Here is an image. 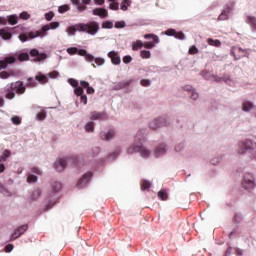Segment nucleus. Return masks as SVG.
<instances>
[{"mask_svg":"<svg viewBox=\"0 0 256 256\" xmlns=\"http://www.w3.org/2000/svg\"><path fill=\"white\" fill-rule=\"evenodd\" d=\"M27 91L23 81L11 82L4 87V97L5 99H15V95H23Z\"/></svg>","mask_w":256,"mask_h":256,"instance_id":"f257e3e1","label":"nucleus"},{"mask_svg":"<svg viewBox=\"0 0 256 256\" xmlns=\"http://www.w3.org/2000/svg\"><path fill=\"white\" fill-rule=\"evenodd\" d=\"M30 56L28 53H19L16 52L13 56H8L4 58V60H0V71L1 69H7L9 65H13L16 61H20L23 63V61H29Z\"/></svg>","mask_w":256,"mask_h":256,"instance_id":"f03ea898","label":"nucleus"},{"mask_svg":"<svg viewBox=\"0 0 256 256\" xmlns=\"http://www.w3.org/2000/svg\"><path fill=\"white\" fill-rule=\"evenodd\" d=\"M79 29L82 33H88V35H97L99 32V23L92 21L88 24L80 23Z\"/></svg>","mask_w":256,"mask_h":256,"instance_id":"7ed1b4c3","label":"nucleus"},{"mask_svg":"<svg viewBox=\"0 0 256 256\" xmlns=\"http://www.w3.org/2000/svg\"><path fill=\"white\" fill-rule=\"evenodd\" d=\"M59 27V22H52L42 27V31L29 32L28 37L30 39H35V37H45V33L49 31V29H57Z\"/></svg>","mask_w":256,"mask_h":256,"instance_id":"20e7f679","label":"nucleus"},{"mask_svg":"<svg viewBox=\"0 0 256 256\" xmlns=\"http://www.w3.org/2000/svg\"><path fill=\"white\" fill-rule=\"evenodd\" d=\"M126 152L128 155H133V153H140L142 157H149L151 155V151L147 150L143 145L141 144H136L130 146Z\"/></svg>","mask_w":256,"mask_h":256,"instance_id":"39448f33","label":"nucleus"},{"mask_svg":"<svg viewBox=\"0 0 256 256\" xmlns=\"http://www.w3.org/2000/svg\"><path fill=\"white\" fill-rule=\"evenodd\" d=\"M255 147V144H253V141L251 140H246V141H243V142H240L238 144V154L239 155H243V153H245V151H249L251 149H254Z\"/></svg>","mask_w":256,"mask_h":256,"instance_id":"423d86ee","label":"nucleus"},{"mask_svg":"<svg viewBox=\"0 0 256 256\" xmlns=\"http://www.w3.org/2000/svg\"><path fill=\"white\" fill-rule=\"evenodd\" d=\"M231 55L234 56L235 61H239V59H243V57H248L249 53L241 47H232Z\"/></svg>","mask_w":256,"mask_h":256,"instance_id":"0eeeda50","label":"nucleus"},{"mask_svg":"<svg viewBox=\"0 0 256 256\" xmlns=\"http://www.w3.org/2000/svg\"><path fill=\"white\" fill-rule=\"evenodd\" d=\"M29 229V226L27 224H23L20 227L14 229L13 233L10 235V241H15L16 239H19L21 235L25 234V231Z\"/></svg>","mask_w":256,"mask_h":256,"instance_id":"6e6552de","label":"nucleus"},{"mask_svg":"<svg viewBox=\"0 0 256 256\" xmlns=\"http://www.w3.org/2000/svg\"><path fill=\"white\" fill-rule=\"evenodd\" d=\"M255 185V178L251 174H246L244 176V181L242 182V186L245 189H253Z\"/></svg>","mask_w":256,"mask_h":256,"instance_id":"1a4fd4ad","label":"nucleus"},{"mask_svg":"<svg viewBox=\"0 0 256 256\" xmlns=\"http://www.w3.org/2000/svg\"><path fill=\"white\" fill-rule=\"evenodd\" d=\"M68 161H71V159H68V160H65L63 158L58 159L54 163V168L56 169V171L61 173V171H65V167H67V162Z\"/></svg>","mask_w":256,"mask_h":256,"instance_id":"9d476101","label":"nucleus"},{"mask_svg":"<svg viewBox=\"0 0 256 256\" xmlns=\"http://www.w3.org/2000/svg\"><path fill=\"white\" fill-rule=\"evenodd\" d=\"M30 56L36 57L35 61H45L47 59V54L40 53L37 49L30 50Z\"/></svg>","mask_w":256,"mask_h":256,"instance_id":"9b49d317","label":"nucleus"},{"mask_svg":"<svg viewBox=\"0 0 256 256\" xmlns=\"http://www.w3.org/2000/svg\"><path fill=\"white\" fill-rule=\"evenodd\" d=\"M167 123L165 122L164 118L155 119L153 122L150 123V129L154 131L159 129V127H165Z\"/></svg>","mask_w":256,"mask_h":256,"instance_id":"f8f14e48","label":"nucleus"},{"mask_svg":"<svg viewBox=\"0 0 256 256\" xmlns=\"http://www.w3.org/2000/svg\"><path fill=\"white\" fill-rule=\"evenodd\" d=\"M93 177V173L91 172H87L86 174H84L82 176V178H80L78 180V187H84V185H87V183H89V179H91Z\"/></svg>","mask_w":256,"mask_h":256,"instance_id":"ddd939ff","label":"nucleus"},{"mask_svg":"<svg viewBox=\"0 0 256 256\" xmlns=\"http://www.w3.org/2000/svg\"><path fill=\"white\" fill-rule=\"evenodd\" d=\"M108 57L111 59L113 65H121V57H119V53L115 51H110L108 53Z\"/></svg>","mask_w":256,"mask_h":256,"instance_id":"4468645a","label":"nucleus"},{"mask_svg":"<svg viewBox=\"0 0 256 256\" xmlns=\"http://www.w3.org/2000/svg\"><path fill=\"white\" fill-rule=\"evenodd\" d=\"M93 15H97L98 17H101V19H107L109 17V12H107L104 8H95L92 11Z\"/></svg>","mask_w":256,"mask_h":256,"instance_id":"2eb2a0df","label":"nucleus"},{"mask_svg":"<svg viewBox=\"0 0 256 256\" xmlns=\"http://www.w3.org/2000/svg\"><path fill=\"white\" fill-rule=\"evenodd\" d=\"M36 81H38V83H40V85H46V83H49V78L47 77V75L38 72V74L35 76Z\"/></svg>","mask_w":256,"mask_h":256,"instance_id":"dca6fc26","label":"nucleus"},{"mask_svg":"<svg viewBox=\"0 0 256 256\" xmlns=\"http://www.w3.org/2000/svg\"><path fill=\"white\" fill-rule=\"evenodd\" d=\"M100 137L103 141H111L115 137V130H109L106 134L101 133Z\"/></svg>","mask_w":256,"mask_h":256,"instance_id":"f3484780","label":"nucleus"},{"mask_svg":"<svg viewBox=\"0 0 256 256\" xmlns=\"http://www.w3.org/2000/svg\"><path fill=\"white\" fill-rule=\"evenodd\" d=\"M229 13H231V8H225L218 17V21H227L229 19Z\"/></svg>","mask_w":256,"mask_h":256,"instance_id":"a211bd4d","label":"nucleus"},{"mask_svg":"<svg viewBox=\"0 0 256 256\" xmlns=\"http://www.w3.org/2000/svg\"><path fill=\"white\" fill-rule=\"evenodd\" d=\"M79 27H81V24H76V25L70 26L67 28V33L69 35H75V33H77V31L81 32V29Z\"/></svg>","mask_w":256,"mask_h":256,"instance_id":"6ab92c4d","label":"nucleus"},{"mask_svg":"<svg viewBox=\"0 0 256 256\" xmlns=\"http://www.w3.org/2000/svg\"><path fill=\"white\" fill-rule=\"evenodd\" d=\"M185 89L186 91L190 92L191 99H193L194 101H197V99H199V94L195 90L191 89V86H185Z\"/></svg>","mask_w":256,"mask_h":256,"instance_id":"aec40b11","label":"nucleus"},{"mask_svg":"<svg viewBox=\"0 0 256 256\" xmlns=\"http://www.w3.org/2000/svg\"><path fill=\"white\" fill-rule=\"evenodd\" d=\"M161 155H165V144H160L155 150L156 157H161Z\"/></svg>","mask_w":256,"mask_h":256,"instance_id":"412c9836","label":"nucleus"},{"mask_svg":"<svg viewBox=\"0 0 256 256\" xmlns=\"http://www.w3.org/2000/svg\"><path fill=\"white\" fill-rule=\"evenodd\" d=\"M254 105L252 104L251 101H245L242 104V110L245 112H249L251 111V109H253Z\"/></svg>","mask_w":256,"mask_h":256,"instance_id":"4be33fe9","label":"nucleus"},{"mask_svg":"<svg viewBox=\"0 0 256 256\" xmlns=\"http://www.w3.org/2000/svg\"><path fill=\"white\" fill-rule=\"evenodd\" d=\"M0 37H2V39L9 40V39H11V37H13V35L11 34V32H9L5 29H1Z\"/></svg>","mask_w":256,"mask_h":256,"instance_id":"5701e85b","label":"nucleus"},{"mask_svg":"<svg viewBox=\"0 0 256 256\" xmlns=\"http://www.w3.org/2000/svg\"><path fill=\"white\" fill-rule=\"evenodd\" d=\"M158 197L161 201H167L169 199V195L167 194V190L162 189L158 192Z\"/></svg>","mask_w":256,"mask_h":256,"instance_id":"b1692460","label":"nucleus"},{"mask_svg":"<svg viewBox=\"0 0 256 256\" xmlns=\"http://www.w3.org/2000/svg\"><path fill=\"white\" fill-rule=\"evenodd\" d=\"M63 189V185L61 182H53L52 183V191L53 193H59V191Z\"/></svg>","mask_w":256,"mask_h":256,"instance_id":"393cba45","label":"nucleus"},{"mask_svg":"<svg viewBox=\"0 0 256 256\" xmlns=\"http://www.w3.org/2000/svg\"><path fill=\"white\" fill-rule=\"evenodd\" d=\"M247 23L252 27V29H255L256 31V17L255 16H247Z\"/></svg>","mask_w":256,"mask_h":256,"instance_id":"a878e982","label":"nucleus"},{"mask_svg":"<svg viewBox=\"0 0 256 256\" xmlns=\"http://www.w3.org/2000/svg\"><path fill=\"white\" fill-rule=\"evenodd\" d=\"M131 7V0H123L120 4V9L122 11H127Z\"/></svg>","mask_w":256,"mask_h":256,"instance_id":"bb28decb","label":"nucleus"},{"mask_svg":"<svg viewBox=\"0 0 256 256\" xmlns=\"http://www.w3.org/2000/svg\"><path fill=\"white\" fill-rule=\"evenodd\" d=\"M38 197H41V190L39 188H36L30 196V199H32V201H37Z\"/></svg>","mask_w":256,"mask_h":256,"instance_id":"cd10ccee","label":"nucleus"},{"mask_svg":"<svg viewBox=\"0 0 256 256\" xmlns=\"http://www.w3.org/2000/svg\"><path fill=\"white\" fill-rule=\"evenodd\" d=\"M104 115H105L104 113L92 112L90 119L92 121H97V119H103Z\"/></svg>","mask_w":256,"mask_h":256,"instance_id":"c85d7f7f","label":"nucleus"},{"mask_svg":"<svg viewBox=\"0 0 256 256\" xmlns=\"http://www.w3.org/2000/svg\"><path fill=\"white\" fill-rule=\"evenodd\" d=\"M141 47H143V42L141 40L132 43V51H139Z\"/></svg>","mask_w":256,"mask_h":256,"instance_id":"c756f323","label":"nucleus"},{"mask_svg":"<svg viewBox=\"0 0 256 256\" xmlns=\"http://www.w3.org/2000/svg\"><path fill=\"white\" fill-rule=\"evenodd\" d=\"M27 81L28 82L26 83L25 87H28L30 89H33V88L37 87V82L35 80H33L32 77H29L27 79Z\"/></svg>","mask_w":256,"mask_h":256,"instance_id":"7c9ffc66","label":"nucleus"},{"mask_svg":"<svg viewBox=\"0 0 256 256\" xmlns=\"http://www.w3.org/2000/svg\"><path fill=\"white\" fill-rule=\"evenodd\" d=\"M18 21H19V17H17V15L8 16L9 25H17Z\"/></svg>","mask_w":256,"mask_h":256,"instance_id":"2f4dec72","label":"nucleus"},{"mask_svg":"<svg viewBox=\"0 0 256 256\" xmlns=\"http://www.w3.org/2000/svg\"><path fill=\"white\" fill-rule=\"evenodd\" d=\"M153 184L147 180H142L140 183V187L143 191L149 189Z\"/></svg>","mask_w":256,"mask_h":256,"instance_id":"473e14b6","label":"nucleus"},{"mask_svg":"<svg viewBox=\"0 0 256 256\" xmlns=\"http://www.w3.org/2000/svg\"><path fill=\"white\" fill-rule=\"evenodd\" d=\"M85 131H87V133H93V131H95V123L93 122H88L85 125Z\"/></svg>","mask_w":256,"mask_h":256,"instance_id":"72a5a7b5","label":"nucleus"},{"mask_svg":"<svg viewBox=\"0 0 256 256\" xmlns=\"http://www.w3.org/2000/svg\"><path fill=\"white\" fill-rule=\"evenodd\" d=\"M11 157V151L9 150H5L2 154V156H0V163H3L5 161H7V158Z\"/></svg>","mask_w":256,"mask_h":256,"instance_id":"f704fd0d","label":"nucleus"},{"mask_svg":"<svg viewBox=\"0 0 256 256\" xmlns=\"http://www.w3.org/2000/svg\"><path fill=\"white\" fill-rule=\"evenodd\" d=\"M208 45H211L212 47H221V41L217 39L213 40L212 38H209Z\"/></svg>","mask_w":256,"mask_h":256,"instance_id":"c9c22d12","label":"nucleus"},{"mask_svg":"<svg viewBox=\"0 0 256 256\" xmlns=\"http://www.w3.org/2000/svg\"><path fill=\"white\" fill-rule=\"evenodd\" d=\"M144 39H153L154 43H160L159 36L155 34H146L144 35Z\"/></svg>","mask_w":256,"mask_h":256,"instance_id":"e433bc0d","label":"nucleus"},{"mask_svg":"<svg viewBox=\"0 0 256 256\" xmlns=\"http://www.w3.org/2000/svg\"><path fill=\"white\" fill-rule=\"evenodd\" d=\"M140 57L142 59H151V52L149 50H141Z\"/></svg>","mask_w":256,"mask_h":256,"instance_id":"4c0bfd02","label":"nucleus"},{"mask_svg":"<svg viewBox=\"0 0 256 256\" xmlns=\"http://www.w3.org/2000/svg\"><path fill=\"white\" fill-rule=\"evenodd\" d=\"M13 75V72L2 71L0 72V79H9V77H13Z\"/></svg>","mask_w":256,"mask_h":256,"instance_id":"58836bf2","label":"nucleus"},{"mask_svg":"<svg viewBox=\"0 0 256 256\" xmlns=\"http://www.w3.org/2000/svg\"><path fill=\"white\" fill-rule=\"evenodd\" d=\"M158 43H155V41L153 40L152 42H144L143 43V47L145 49H153L155 47V45H157Z\"/></svg>","mask_w":256,"mask_h":256,"instance_id":"ea45409f","label":"nucleus"},{"mask_svg":"<svg viewBox=\"0 0 256 256\" xmlns=\"http://www.w3.org/2000/svg\"><path fill=\"white\" fill-rule=\"evenodd\" d=\"M46 117H47V112H45V111H41V112H39V113L36 115V119H37L38 121H43V120H45Z\"/></svg>","mask_w":256,"mask_h":256,"instance_id":"a19ab883","label":"nucleus"},{"mask_svg":"<svg viewBox=\"0 0 256 256\" xmlns=\"http://www.w3.org/2000/svg\"><path fill=\"white\" fill-rule=\"evenodd\" d=\"M74 93L75 95H77V97H80L81 95H83L84 90L81 86H77L75 89H74Z\"/></svg>","mask_w":256,"mask_h":256,"instance_id":"79ce46f5","label":"nucleus"},{"mask_svg":"<svg viewBox=\"0 0 256 256\" xmlns=\"http://www.w3.org/2000/svg\"><path fill=\"white\" fill-rule=\"evenodd\" d=\"M103 29H113V22L111 21H105L102 23Z\"/></svg>","mask_w":256,"mask_h":256,"instance_id":"37998d69","label":"nucleus"},{"mask_svg":"<svg viewBox=\"0 0 256 256\" xmlns=\"http://www.w3.org/2000/svg\"><path fill=\"white\" fill-rule=\"evenodd\" d=\"M11 121H12L13 125H21V117H19V116H13L11 118Z\"/></svg>","mask_w":256,"mask_h":256,"instance_id":"c03bdc74","label":"nucleus"},{"mask_svg":"<svg viewBox=\"0 0 256 256\" xmlns=\"http://www.w3.org/2000/svg\"><path fill=\"white\" fill-rule=\"evenodd\" d=\"M68 83L74 88L79 87V82L76 79L70 78L68 79Z\"/></svg>","mask_w":256,"mask_h":256,"instance_id":"a18cd8bd","label":"nucleus"},{"mask_svg":"<svg viewBox=\"0 0 256 256\" xmlns=\"http://www.w3.org/2000/svg\"><path fill=\"white\" fill-rule=\"evenodd\" d=\"M109 9H111L112 11H119V3L117 2L110 3Z\"/></svg>","mask_w":256,"mask_h":256,"instance_id":"49530a36","label":"nucleus"},{"mask_svg":"<svg viewBox=\"0 0 256 256\" xmlns=\"http://www.w3.org/2000/svg\"><path fill=\"white\" fill-rule=\"evenodd\" d=\"M37 180H38L37 176H35V175H33V174H30V175L28 176V178H27V181H28L29 183H37Z\"/></svg>","mask_w":256,"mask_h":256,"instance_id":"de8ad7c7","label":"nucleus"},{"mask_svg":"<svg viewBox=\"0 0 256 256\" xmlns=\"http://www.w3.org/2000/svg\"><path fill=\"white\" fill-rule=\"evenodd\" d=\"M59 13H67L69 11V5H62L58 8Z\"/></svg>","mask_w":256,"mask_h":256,"instance_id":"09e8293b","label":"nucleus"},{"mask_svg":"<svg viewBox=\"0 0 256 256\" xmlns=\"http://www.w3.org/2000/svg\"><path fill=\"white\" fill-rule=\"evenodd\" d=\"M94 61L96 65H98V67H101V65H105V59L103 58H95Z\"/></svg>","mask_w":256,"mask_h":256,"instance_id":"8fccbe9b","label":"nucleus"},{"mask_svg":"<svg viewBox=\"0 0 256 256\" xmlns=\"http://www.w3.org/2000/svg\"><path fill=\"white\" fill-rule=\"evenodd\" d=\"M84 57H85V59H86L89 63L95 61V56H94V55H91V54H89V53H87V52H86V55H85Z\"/></svg>","mask_w":256,"mask_h":256,"instance_id":"3c124183","label":"nucleus"},{"mask_svg":"<svg viewBox=\"0 0 256 256\" xmlns=\"http://www.w3.org/2000/svg\"><path fill=\"white\" fill-rule=\"evenodd\" d=\"M197 53H199V49L196 48V46H192V47L189 49V54H190V55H197Z\"/></svg>","mask_w":256,"mask_h":256,"instance_id":"603ef678","label":"nucleus"},{"mask_svg":"<svg viewBox=\"0 0 256 256\" xmlns=\"http://www.w3.org/2000/svg\"><path fill=\"white\" fill-rule=\"evenodd\" d=\"M177 33V31L175 29H168L166 32H165V35H168L169 37H175V34Z\"/></svg>","mask_w":256,"mask_h":256,"instance_id":"864d4df0","label":"nucleus"},{"mask_svg":"<svg viewBox=\"0 0 256 256\" xmlns=\"http://www.w3.org/2000/svg\"><path fill=\"white\" fill-rule=\"evenodd\" d=\"M77 51H78L77 47H71L67 49V53H69V55H75Z\"/></svg>","mask_w":256,"mask_h":256,"instance_id":"5fc2aeb1","label":"nucleus"},{"mask_svg":"<svg viewBox=\"0 0 256 256\" xmlns=\"http://www.w3.org/2000/svg\"><path fill=\"white\" fill-rule=\"evenodd\" d=\"M131 61H133V57L129 55L123 57V63H125L126 65L131 63Z\"/></svg>","mask_w":256,"mask_h":256,"instance_id":"6e6d98bb","label":"nucleus"},{"mask_svg":"<svg viewBox=\"0 0 256 256\" xmlns=\"http://www.w3.org/2000/svg\"><path fill=\"white\" fill-rule=\"evenodd\" d=\"M174 37L176 39L184 40L185 39V34H183V32H176Z\"/></svg>","mask_w":256,"mask_h":256,"instance_id":"4d7b16f0","label":"nucleus"},{"mask_svg":"<svg viewBox=\"0 0 256 256\" xmlns=\"http://www.w3.org/2000/svg\"><path fill=\"white\" fill-rule=\"evenodd\" d=\"M116 29H123L125 27V21H118L115 23Z\"/></svg>","mask_w":256,"mask_h":256,"instance_id":"13d9d810","label":"nucleus"},{"mask_svg":"<svg viewBox=\"0 0 256 256\" xmlns=\"http://www.w3.org/2000/svg\"><path fill=\"white\" fill-rule=\"evenodd\" d=\"M53 17H55V13H53V12H48L45 14L46 21H51V19H53Z\"/></svg>","mask_w":256,"mask_h":256,"instance_id":"bf43d9fd","label":"nucleus"},{"mask_svg":"<svg viewBox=\"0 0 256 256\" xmlns=\"http://www.w3.org/2000/svg\"><path fill=\"white\" fill-rule=\"evenodd\" d=\"M48 76H49L51 79H57V77H59V72H57V71H52V72L48 73Z\"/></svg>","mask_w":256,"mask_h":256,"instance_id":"052dcab7","label":"nucleus"},{"mask_svg":"<svg viewBox=\"0 0 256 256\" xmlns=\"http://www.w3.org/2000/svg\"><path fill=\"white\" fill-rule=\"evenodd\" d=\"M140 83H141L142 87H149V85H151V81L147 80V79L141 80Z\"/></svg>","mask_w":256,"mask_h":256,"instance_id":"680f3d73","label":"nucleus"},{"mask_svg":"<svg viewBox=\"0 0 256 256\" xmlns=\"http://www.w3.org/2000/svg\"><path fill=\"white\" fill-rule=\"evenodd\" d=\"M19 39L20 41H22V43H25V41H29V36H27L26 34H20Z\"/></svg>","mask_w":256,"mask_h":256,"instance_id":"e2e57ef3","label":"nucleus"},{"mask_svg":"<svg viewBox=\"0 0 256 256\" xmlns=\"http://www.w3.org/2000/svg\"><path fill=\"white\" fill-rule=\"evenodd\" d=\"M76 8L80 12L87 11V6H85V5L81 4V3L79 5H77Z\"/></svg>","mask_w":256,"mask_h":256,"instance_id":"0e129e2a","label":"nucleus"},{"mask_svg":"<svg viewBox=\"0 0 256 256\" xmlns=\"http://www.w3.org/2000/svg\"><path fill=\"white\" fill-rule=\"evenodd\" d=\"M76 53L78 55H80V57H85L87 55V50H85V49H78V51Z\"/></svg>","mask_w":256,"mask_h":256,"instance_id":"69168bd1","label":"nucleus"},{"mask_svg":"<svg viewBox=\"0 0 256 256\" xmlns=\"http://www.w3.org/2000/svg\"><path fill=\"white\" fill-rule=\"evenodd\" d=\"M80 87L82 89H87L89 87V82L84 81V80L80 81Z\"/></svg>","mask_w":256,"mask_h":256,"instance_id":"338daca9","label":"nucleus"},{"mask_svg":"<svg viewBox=\"0 0 256 256\" xmlns=\"http://www.w3.org/2000/svg\"><path fill=\"white\" fill-rule=\"evenodd\" d=\"M31 17V15H29V13H27V12H22L21 14H20V19H25V20H27V19H29Z\"/></svg>","mask_w":256,"mask_h":256,"instance_id":"774afa93","label":"nucleus"}]
</instances>
